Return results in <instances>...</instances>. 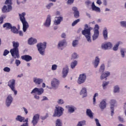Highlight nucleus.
I'll use <instances>...</instances> for the list:
<instances>
[{
  "label": "nucleus",
  "mask_w": 126,
  "mask_h": 126,
  "mask_svg": "<svg viewBox=\"0 0 126 126\" xmlns=\"http://www.w3.org/2000/svg\"><path fill=\"white\" fill-rule=\"evenodd\" d=\"M99 107L100 109H101V111H103L104 109H106V107H107V103H106V99H103L100 103L99 105Z\"/></svg>",
  "instance_id": "obj_23"
},
{
  "label": "nucleus",
  "mask_w": 126,
  "mask_h": 126,
  "mask_svg": "<svg viewBox=\"0 0 126 126\" xmlns=\"http://www.w3.org/2000/svg\"><path fill=\"white\" fill-rule=\"evenodd\" d=\"M8 86L9 87L10 89L15 88V80L14 79L10 80L8 82Z\"/></svg>",
  "instance_id": "obj_24"
},
{
  "label": "nucleus",
  "mask_w": 126,
  "mask_h": 126,
  "mask_svg": "<svg viewBox=\"0 0 126 126\" xmlns=\"http://www.w3.org/2000/svg\"><path fill=\"white\" fill-rule=\"evenodd\" d=\"M44 93V89L35 88L31 93V94H37V95H42Z\"/></svg>",
  "instance_id": "obj_9"
},
{
  "label": "nucleus",
  "mask_w": 126,
  "mask_h": 126,
  "mask_svg": "<svg viewBox=\"0 0 126 126\" xmlns=\"http://www.w3.org/2000/svg\"><path fill=\"white\" fill-rule=\"evenodd\" d=\"M97 4H98L99 5H101L102 3V1L101 0H97L96 1Z\"/></svg>",
  "instance_id": "obj_64"
},
{
  "label": "nucleus",
  "mask_w": 126,
  "mask_h": 126,
  "mask_svg": "<svg viewBox=\"0 0 126 126\" xmlns=\"http://www.w3.org/2000/svg\"><path fill=\"white\" fill-rule=\"evenodd\" d=\"M23 109L24 111L25 112L26 115H27V114H28V110H27V108H25V107H23Z\"/></svg>",
  "instance_id": "obj_62"
},
{
  "label": "nucleus",
  "mask_w": 126,
  "mask_h": 126,
  "mask_svg": "<svg viewBox=\"0 0 126 126\" xmlns=\"http://www.w3.org/2000/svg\"><path fill=\"white\" fill-rule=\"evenodd\" d=\"M12 25L10 23H5L3 25V28H5L6 30H10Z\"/></svg>",
  "instance_id": "obj_30"
},
{
  "label": "nucleus",
  "mask_w": 126,
  "mask_h": 126,
  "mask_svg": "<svg viewBox=\"0 0 126 126\" xmlns=\"http://www.w3.org/2000/svg\"><path fill=\"white\" fill-rule=\"evenodd\" d=\"M11 32L13 33L14 34H18V30L15 26H12L10 29Z\"/></svg>",
  "instance_id": "obj_33"
},
{
  "label": "nucleus",
  "mask_w": 126,
  "mask_h": 126,
  "mask_svg": "<svg viewBox=\"0 0 126 126\" xmlns=\"http://www.w3.org/2000/svg\"><path fill=\"white\" fill-rule=\"evenodd\" d=\"M25 15H26L25 12H23L22 14H19L20 20L23 24V31L24 32H26L27 29L29 28V24H28V22H27V21L26 20V18H25Z\"/></svg>",
  "instance_id": "obj_2"
},
{
  "label": "nucleus",
  "mask_w": 126,
  "mask_h": 126,
  "mask_svg": "<svg viewBox=\"0 0 126 126\" xmlns=\"http://www.w3.org/2000/svg\"><path fill=\"white\" fill-rule=\"evenodd\" d=\"M122 58H125V53H126V50L125 49H122L120 50Z\"/></svg>",
  "instance_id": "obj_46"
},
{
  "label": "nucleus",
  "mask_w": 126,
  "mask_h": 126,
  "mask_svg": "<svg viewBox=\"0 0 126 126\" xmlns=\"http://www.w3.org/2000/svg\"><path fill=\"white\" fill-rule=\"evenodd\" d=\"M101 48L102 50H104V51L111 50L113 48V43L110 41H106L101 44Z\"/></svg>",
  "instance_id": "obj_7"
},
{
  "label": "nucleus",
  "mask_w": 126,
  "mask_h": 126,
  "mask_svg": "<svg viewBox=\"0 0 126 126\" xmlns=\"http://www.w3.org/2000/svg\"><path fill=\"white\" fill-rule=\"evenodd\" d=\"M93 29V28H89V29L85 28L84 30L82 31V34L85 36L87 40L89 43H91V33H90V31Z\"/></svg>",
  "instance_id": "obj_4"
},
{
  "label": "nucleus",
  "mask_w": 126,
  "mask_h": 126,
  "mask_svg": "<svg viewBox=\"0 0 126 126\" xmlns=\"http://www.w3.org/2000/svg\"><path fill=\"white\" fill-rule=\"evenodd\" d=\"M66 109L67 110L69 114H72L76 111V107L72 105H67L65 106Z\"/></svg>",
  "instance_id": "obj_12"
},
{
  "label": "nucleus",
  "mask_w": 126,
  "mask_h": 126,
  "mask_svg": "<svg viewBox=\"0 0 126 126\" xmlns=\"http://www.w3.org/2000/svg\"><path fill=\"white\" fill-rule=\"evenodd\" d=\"M102 35L104 40H108V29H107V28H104L102 32Z\"/></svg>",
  "instance_id": "obj_29"
},
{
  "label": "nucleus",
  "mask_w": 126,
  "mask_h": 126,
  "mask_svg": "<svg viewBox=\"0 0 126 126\" xmlns=\"http://www.w3.org/2000/svg\"><path fill=\"white\" fill-rule=\"evenodd\" d=\"M109 83H110V82H103L102 83V86L103 89H106V86H107V85H109Z\"/></svg>",
  "instance_id": "obj_47"
},
{
  "label": "nucleus",
  "mask_w": 126,
  "mask_h": 126,
  "mask_svg": "<svg viewBox=\"0 0 126 126\" xmlns=\"http://www.w3.org/2000/svg\"><path fill=\"white\" fill-rule=\"evenodd\" d=\"M1 10L3 13H6V12H9V11L12 10V7L10 5H8L7 6H6V5H4L1 9Z\"/></svg>",
  "instance_id": "obj_15"
},
{
  "label": "nucleus",
  "mask_w": 126,
  "mask_h": 126,
  "mask_svg": "<svg viewBox=\"0 0 126 126\" xmlns=\"http://www.w3.org/2000/svg\"><path fill=\"white\" fill-rule=\"evenodd\" d=\"M48 117H49V115H48V114H46L45 116H41L40 118L41 120H42L43 121H44V120H46V119H47Z\"/></svg>",
  "instance_id": "obj_55"
},
{
  "label": "nucleus",
  "mask_w": 126,
  "mask_h": 126,
  "mask_svg": "<svg viewBox=\"0 0 126 126\" xmlns=\"http://www.w3.org/2000/svg\"><path fill=\"white\" fill-rule=\"evenodd\" d=\"M95 121L96 126H101V124H100V123H99V120L97 119H95Z\"/></svg>",
  "instance_id": "obj_58"
},
{
  "label": "nucleus",
  "mask_w": 126,
  "mask_h": 126,
  "mask_svg": "<svg viewBox=\"0 0 126 126\" xmlns=\"http://www.w3.org/2000/svg\"><path fill=\"white\" fill-rule=\"evenodd\" d=\"M72 45L74 48L77 47V45H78V40H73L72 42Z\"/></svg>",
  "instance_id": "obj_41"
},
{
  "label": "nucleus",
  "mask_w": 126,
  "mask_h": 126,
  "mask_svg": "<svg viewBox=\"0 0 126 126\" xmlns=\"http://www.w3.org/2000/svg\"><path fill=\"white\" fill-rule=\"evenodd\" d=\"M63 20V16H57L55 17L54 20V24L55 25H60L61 24V22Z\"/></svg>",
  "instance_id": "obj_18"
},
{
  "label": "nucleus",
  "mask_w": 126,
  "mask_h": 126,
  "mask_svg": "<svg viewBox=\"0 0 126 126\" xmlns=\"http://www.w3.org/2000/svg\"><path fill=\"white\" fill-rule=\"evenodd\" d=\"M51 69L53 71L57 70L58 69V65L56 64L52 65Z\"/></svg>",
  "instance_id": "obj_48"
},
{
  "label": "nucleus",
  "mask_w": 126,
  "mask_h": 126,
  "mask_svg": "<svg viewBox=\"0 0 126 126\" xmlns=\"http://www.w3.org/2000/svg\"><path fill=\"white\" fill-rule=\"evenodd\" d=\"M72 9L73 11L74 17H75V18H78V17H79V11H78L77 7H73Z\"/></svg>",
  "instance_id": "obj_26"
},
{
  "label": "nucleus",
  "mask_w": 126,
  "mask_h": 126,
  "mask_svg": "<svg viewBox=\"0 0 126 126\" xmlns=\"http://www.w3.org/2000/svg\"><path fill=\"white\" fill-rule=\"evenodd\" d=\"M68 66H65L63 68L62 71V77L63 78H65L66 76H67V74L68 73Z\"/></svg>",
  "instance_id": "obj_22"
},
{
  "label": "nucleus",
  "mask_w": 126,
  "mask_h": 126,
  "mask_svg": "<svg viewBox=\"0 0 126 126\" xmlns=\"http://www.w3.org/2000/svg\"><path fill=\"white\" fill-rule=\"evenodd\" d=\"M65 45H66V40L65 39L59 41L58 45V49H60V50H63V47H64Z\"/></svg>",
  "instance_id": "obj_16"
},
{
  "label": "nucleus",
  "mask_w": 126,
  "mask_h": 126,
  "mask_svg": "<svg viewBox=\"0 0 126 126\" xmlns=\"http://www.w3.org/2000/svg\"><path fill=\"white\" fill-rule=\"evenodd\" d=\"M74 1V0H68L67 3L68 4H72V3Z\"/></svg>",
  "instance_id": "obj_61"
},
{
  "label": "nucleus",
  "mask_w": 126,
  "mask_h": 126,
  "mask_svg": "<svg viewBox=\"0 0 126 126\" xmlns=\"http://www.w3.org/2000/svg\"><path fill=\"white\" fill-rule=\"evenodd\" d=\"M80 21V19H78L76 20L72 23V26H75V25H76V24H77Z\"/></svg>",
  "instance_id": "obj_50"
},
{
  "label": "nucleus",
  "mask_w": 126,
  "mask_h": 126,
  "mask_svg": "<svg viewBox=\"0 0 126 126\" xmlns=\"http://www.w3.org/2000/svg\"><path fill=\"white\" fill-rule=\"evenodd\" d=\"M51 15H48L47 17L45 22L43 24L45 27H50L51 25Z\"/></svg>",
  "instance_id": "obj_20"
},
{
  "label": "nucleus",
  "mask_w": 126,
  "mask_h": 126,
  "mask_svg": "<svg viewBox=\"0 0 126 126\" xmlns=\"http://www.w3.org/2000/svg\"><path fill=\"white\" fill-rule=\"evenodd\" d=\"M36 47H37V50L39 54H40L41 56H44L45 50L46 48H47V42H44L43 43H38Z\"/></svg>",
  "instance_id": "obj_5"
},
{
  "label": "nucleus",
  "mask_w": 126,
  "mask_h": 126,
  "mask_svg": "<svg viewBox=\"0 0 126 126\" xmlns=\"http://www.w3.org/2000/svg\"><path fill=\"white\" fill-rule=\"evenodd\" d=\"M92 10H94V11H96V12H101V9L95 5V3H94V2L92 3Z\"/></svg>",
  "instance_id": "obj_28"
},
{
  "label": "nucleus",
  "mask_w": 126,
  "mask_h": 126,
  "mask_svg": "<svg viewBox=\"0 0 126 126\" xmlns=\"http://www.w3.org/2000/svg\"><path fill=\"white\" fill-rule=\"evenodd\" d=\"M87 78V75L86 73H84L79 75L78 78L77 83L78 84H83L86 81Z\"/></svg>",
  "instance_id": "obj_8"
},
{
  "label": "nucleus",
  "mask_w": 126,
  "mask_h": 126,
  "mask_svg": "<svg viewBox=\"0 0 126 126\" xmlns=\"http://www.w3.org/2000/svg\"><path fill=\"white\" fill-rule=\"evenodd\" d=\"M12 44L13 48L10 51L11 55L14 57V59H19L20 58V56L19 55V49H18L19 42L13 41Z\"/></svg>",
  "instance_id": "obj_1"
},
{
  "label": "nucleus",
  "mask_w": 126,
  "mask_h": 126,
  "mask_svg": "<svg viewBox=\"0 0 126 126\" xmlns=\"http://www.w3.org/2000/svg\"><path fill=\"white\" fill-rule=\"evenodd\" d=\"M39 120H40V115L39 114H35L34 116H33L32 118V126H37V124L39 122Z\"/></svg>",
  "instance_id": "obj_11"
},
{
  "label": "nucleus",
  "mask_w": 126,
  "mask_h": 126,
  "mask_svg": "<svg viewBox=\"0 0 126 126\" xmlns=\"http://www.w3.org/2000/svg\"><path fill=\"white\" fill-rule=\"evenodd\" d=\"M37 43V39L36 38H33L31 37L28 40V44L29 45H34Z\"/></svg>",
  "instance_id": "obj_31"
},
{
  "label": "nucleus",
  "mask_w": 126,
  "mask_h": 126,
  "mask_svg": "<svg viewBox=\"0 0 126 126\" xmlns=\"http://www.w3.org/2000/svg\"><path fill=\"white\" fill-rule=\"evenodd\" d=\"M21 59L24 61H26V62H30V61H32V57L27 55L21 56Z\"/></svg>",
  "instance_id": "obj_27"
},
{
  "label": "nucleus",
  "mask_w": 126,
  "mask_h": 126,
  "mask_svg": "<svg viewBox=\"0 0 126 126\" xmlns=\"http://www.w3.org/2000/svg\"><path fill=\"white\" fill-rule=\"evenodd\" d=\"M60 85V81L56 78H54L51 81V86L54 89H57Z\"/></svg>",
  "instance_id": "obj_13"
},
{
  "label": "nucleus",
  "mask_w": 126,
  "mask_h": 126,
  "mask_svg": "<svg viewBox=\"0 0 126 126\" xmlns=\"http://www.w3.org/2000/svg\"><path fill=\"white\" fill-rule=\"evenodd\" d=\"M15 63L16 64L17 66H19L20 63H21V62L20 60H16L15 61Z\"/></svg>",
  "instance_id": "obj_54"
},
{
  "label": "nucleus",
  "mask_w": 126,
  "mask_h": 126,
  "mask_svg": "<svg viewBox=\"0 0 126 126\" xmlns=\"http://www.w3.org/2000/svg\"><path fill=\"white\" fill-rule=\"evenodd\" d=\"M72 60H76L79 58V55L76 53H73L71 55Z\"/></svg>",
  "instance_id": "obj_37"
},
{
  "label": "nucleus",
  "mask_w": 126,
  "mask_h": 126,
  "mask_svg": "<svg viewBox=\"0 0 126 126\" xmlns=\"http://www.w3.org/2000/svg\"><path fill=\"white\" fill-rule=\"evenodd\" d=\"M85 125H86V122L85 121H82L79 122L77 126H85Z\"/></svg>",
  "instance_id": "obj_42"
},
{
  "label": "nucleus",
  "mask_w": 126,
  "mask_h": 126,
  "mask_svg": "<svg viewBox=\"0 0 126 126\" xmlns=\"http://www.w3.org/2000/svg\"><path fill=\"white\" fill-rule=\"evenodd\" d=\"M17 4L18 5H20L21 3H22V4H25L27 2V0H23L21 2L19 1V0H16Z\"/></svg>",
  "instance_id": "obj_40"
},
{
  "label": "nucleus",
  "mask_w": 126,
  "mask_h": 126,
  "mask_svg": "<svg viewBox=\"0 0 126 126\" xmlns=\"http://www.w3.org/2000/svg\"><path fill=\"white\" fill-rule=\"evenodd\" d=\"M56 126H63L62 120L60 119H57L56 122Z\"/></svg>",
  "instance_id": "obj_39"
},
{
  "label": "nucleus",
  "mask_w": 126,
  "mask_h": 126,
  "mask_svg": "<svg viewBox=\"0 0 126 126\" xmlns=\"http://www.w3.org/2000/svg\"><path fill=\"white\" fill-rule=\"evenodd\" d=\"M63 111H64L63 108L61 106L56 107L53 117H62V116H63Z\"/></svg>",
  "instance_id": "obj_6"
},
{
  "label": "nucleus",
  "mask_w": 126,
  "mask_h": 126,
  "mask_svg": "<svg viewBox=\"0 0 126 126\" xmlns=\"http://www.w3.org/2000/svg\"><path fill=\"white\" fill-rule=\"evenodd\" d=\"M71 68L73 69L75 67L76 65H77V61H74L71 63Z\"/></svg>",
  "instance_id": "obj_38"
},
{
  "label": "nucleus",
  "mask_w": 126,
  "mask_h": 126,
  "mask_svg": "<svg viewBox=\"0 0 126 126\" xmlns=\"http://www.w3.org/2000/svg\"><path fill=\"white\" fill-rule=\"evenodd\" d=\"M105 71V64L103 63L100 65V66L98 69V72L99 73H101L100 79L101 80H103V79H105V78H107L108 76H110V73L109 71Z\"/></svg>",
  "instance_id": "obj_3"
},
{
  "label": "nucleus",
  "mask_w": 126,
  "mask_h": 126,
  "mask_svg": "<svg viewBox=\"0 0 126 126\" xmlns=\"http://www.w3.org/2000/svg\"><path fill=\"white\" fill-rule=\"evenodd\" d=\"M54 5V3L50 2L46 5L45 7L47 9H50Z\"/></svg>",
  "instance_id": "obj_43"
},
{
  "label": "nucleus",
  "mask_w": 126,
  "mask_h": 126,
  "mask_svg": "<svg viewBox=\"0 0 126 126\" xmlns=\"http://www.w3.org/2000/svg\"><path fill=\"white\" fill-rule=\"evenodd\" d=\"M57 103L59 105H63L64 104V100L62 98H60L57 100Z\"/></svg>",
  "instance_id": "obj_44"
},
{
  "label": "nucleus",
  "mask_w": 126,
  "mask_h": 126,
  "mask_svg": "<svg viewBox=\"0 0 126 126\" xmlns=\"http://www.w3.org/2000/svg\"><path fill=\"white\" fill-rule=\"evenodd\" d=\"M5 4H9V5H11V4H12V0H6Z\"/></svg>",
  "instance_id": "obj_51"
},
{
  "label": "nucleus",
  "mask_w": 126,
  "mask_h": 126,
  "mask_svg": "<svg viewBox=\"0 0 126 126\" xmlns=\"http://www.w3.org/2000/svg\"><path fill=\"white\" fill-rule=\"evenodd\" d=\"M13 101V98L11 95H9L7 96L5 100V105L6 107H10Z\"/></svg>",
  "instance_id": "obj_14"
},
{
  "label": "nucleus",
  "mask_w": 126,
  "mask_h": 126,
  "mask_svg": "<svg viewBox=\"0 0 126 126\" xmlns=\"http://www.w3.org/2000/svg\"><path fill=\"white\" fill-rule=\"evenodd\" d=\"M33 81L36 85H40V84H41V83L44 82V80L42 78L34 77L33 78Z\"/></svg>",
  "instance_id": "obj_19"
},
{
  "label": "nucleus",
  "mask_w": 126,
  "mask_h": 126,
  "mask_svg": "<svg viewBox=\"0 0 126 126\" xmlns=\"http://www.w3.org/2000/svg\"><path fill=\"white\" fill-rule=\"evenodd\" d=\"M91 3H92V2L90 0H87V1H86V4L88 6L91 4Z\"/></svg>",
  "instance_id": "obj_63"
},
{
  "label": "nucleus",
  "mask_w": 126,
  "mask_h": 126,
  "mask_svg": "<svg viewBox=\"0 0 126 126\" xmlns=\"http://www.w3.org/2000/svg\"><path fill=\"white\" fill-rule=\"evenodd\" d=\"M80 95L82 96L83 98L87 97V89H86L85 87L82 88L80 92Z\"/></svg>",
  "instance_id": "obj_21"
},
{
  "label": "nucleus",
  "mask_w": 126,
  "mask_h": 126,
  "mask_svg": "<svg viewBox=\"0 0 126 126\" xmlns=\"http://www.w3.org/2000/svg\"><path fill=\"white\" fill-rule=\"evenodd\" d=\"M114 93H120V87L118 85L115 86L113 90Z\"/></svg>",
  "instance_id": "obj_36"
},
{
  "label": "nucleus",
  "mask_w": 126,
  "mask_h": 126,
  "mask_svg": "<svg viewBox=\"0 0 126 126\" xmlns=\"http://www.w3.org/2000/svg\"><path fill=\"white\" fill-rule=\"evenodd\" d=\"M18 34H19V36L21 37H23V32H22V31H18Z\"/></svg>",
  "instance_id": "obj_57"
},
{
  "label": "nucleus",
  "mask_w": 126,
  "mask_h": 126,
  "mask_svg": "<svg viewBox=\"0 0 126 126\" xmlns=\"http://www.w3.org/2000/svg\"><path fill=\"white\" fill-rule=\"evenodd\" d=\"M115 104H116V100L114 99H111L110 102V110L111 112V116L113 117L114 113V107H115Z\"/></svg>",
  "instance_id": "obj_17"
},
{
  "label": "nucleus",
  "mask_w": 126,
  "mask_h": 126,
  "mask_svg": "<svg viewBox=\"0 0 126 126\" xmlns=\"http://www.w3.org/2000/svg\"><path fill=\"white\" fill-rule=\"evenodd\" d=\"M34 98L35 99H36L37 100H39L40 99V96H39V95L37 94H33Z\"/></svg>",
  "instance_id": "obj_56"
},
{
  "label": "nucleus",
  "mask_w": 126,
  "mask_h": 126,
  "mask_svg": "<svg viewBox=\"0 0 126 126\" xmlns=\"http://www.w3.org/2000/svg\"><path fill=\"white\" fill-rule=\"evenodd\" d=\"M9 54V51L5 49L4 51L3 56H4V57H5L6 56H7V55H8Z\"/></svg>",
  "instance_id": "obj_53"
},
{
  "label": "nucleus",
  "mask_w": 126,
  "mask_h": 126,
  "mask_svg": "<svg viewBox=\"0 0 126 126\" xmlns=\"http://www.w3.org/2000/svg\"><path fill=\"white\" fill-rule=\"evenodd\" d=\"M15 120L17 122H20V123H22V122H24L25 121L24 120H25V118L20 115H17L15 118Z\"/></svg>",
  "instance_id": "obj_32"
},
{
  "label": "nucleus",
  "mask_w": 126,
  "mask_h": 126,
  "mask_svg": "<svg viewBox=\"0 0 126 126\" xmlns=\"http://www.w3.org/2000/svg\"><path fill=\"white\" fill-rule=\"evenodd\" d=\"M87 115L90 118V119H93V113L90 109H87Z\"/></svg>",
  "instance_id": "obj_35"
},
{
  "label": "nucleus",
  "mask_w": 126,
  "mask_h": 126,
  "mask_svg": "<svg viewBox=\"0 0 126 126\" xmlns=\"http://www.w3.org/2000/svg\"><path fill=\"white\" fill-rule=\"evenodd\" d=\"M122 44V42L118 41L113 47V50L115 51V52L118 51V50H119V46H120V44Z\"/></svg>",
  "instance_id": "obj_34"
},
{
  "label": "nucleus",
  "mask_w": 126,
  "mask_h": 126,
  "mask_svg": "<svg viewBox=\"0 0 126 126\" xmlns=\"http://www.w3.org/2000/svg\"><path fill=\"white\" fill-rule=\"evenodd\" d=\"M99 25H95L94 28V34L93 35V41L96 40L99 37Z\"/></svg>",
  "instance_id": "obj_10"
},
{
  "label": "nucleus",
  "mask_w": 126,
  "mask_h": 126,
  "mask_svg": "<svg viewBox=\"0 0 126 126\" xmlns=\"http://www.w3.org/2000/svg\"><path fill=\"white\" fill-rule=\"evenodd\" d=\"M98 95V93H95L94 95V97H93L94 105H95L96 104V97H97Z\"/></svg>",
  "instance_id": "obj_49"
},
{
  "label": "nucleus",
  "mask_w": 126,
  "mask_h": 126,
  "mask_svg": "<svg viewBox=\"0 0 126 126\" xmlns=\"http://www.w3.org/2000/svg\"><path fill=\"white\" fill-rule=\"evenodd\" d=\"M11 90H12V91H13L14 95L15 96L16 95H17V91L15 90V88H13L12 89H11Z\"/></svg>",
  "instance_id": "obj_59"
},
{
  "label": "nucleus",
  "mask_w": 126,
  "mask_h": 126,
  "mask_svg": "<svg viewBox=\"0 0 126 126\" xmlns=\"http://www.w3.org/2000/svg\"><path fill=\"white\" fill-rule=\"evenodd\" d=\"M3 71L5 72H9L10 71V68L8 67H5L3 69Z\"/></svg>",
  "instance_id": "obj_52"
},
{
  "label": "nucleus",
  "mask_w": 126,
  "mask_h": 126,
  "mask_svg": "<svg viewBox=\"0 0 126 126\" xmlns=\"http://www.w3.org/2000/svg\"><path fill=\"white\" fill-rule=\"evenodd\" d=\"M93 63L95 68L98 67V65H99V63H100V58H99V57L96 56L95 58L94 62Z\"/></svg>",
  "instance_id": "obj_25"
},
{
  "label": "nucleus",
  "mask_w": 126,
  "mask_h": 126,
  "mask_svg": "<svg viewBox=\"0 0 126 126\" xmlns=\"http://www.w3.org/2000/svg\"><path fill=\"white\" fill-rule=\"evenodd\" d=\"M23 123H24L21 126H29V124H28V118H26V119L23 121Z\"/></svg>",
  "instance_id": "obj_45"
},
{
  "label": "nucleus",
  "mask_w": 126,
  "mask_h": 126,
  "mask_svg": "<svg viewBox=\"0 0 126 126\" xmlns=\"http://www.w3.org/2000/svg\"><path fill=\"white\" fill-rule=\"evenodd\" d=\"M3 16L0 17V24H2L3 23Z\"/></svg>",
  "instance_id": "obj_60"
}]
</instances>
